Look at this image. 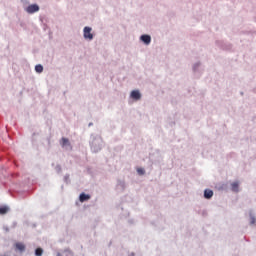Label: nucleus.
Segmentation results:
<instances>
[{
	"mask_svg": "<svg viewBox=\"0 0 256 256\" xmlns=\"http://www.w3.org/2000/svg\"><path fill=\"white\" fill-rule=\"evenodd\" d=\"M92 29L91 27H84V39H88L89 41H92L93 39V33H91Z\"/></svg>",
	"mask_w": 256,
	"mask_h": 256,
	"instance_id": "obj_1",
	"label": "nucleus"
},
{
	"mask_svg": "<svg viewBox=\"0 0 256 256\" xmlns=\"http://www.w3.org/2000/svg\"><path fill=\"white\" fill-rule=\"evenodd\" d=\"M26 11L27 13H37V11H39V5L37 4H32V5H29L27 8H26Z\"/></svg>",
	"mask_w": 256,
	"mask_h": 256,
	"instance_id": "obj_2",
	"label": "nucleus"
},
{
	"mask_svg": "<svg viewBox=\"0 0 256 256\" xmlns=\"http://www.w3.org/2000/svg\"><path fill=\"white\" fill-rule=\"evenodd\" d=\"M130 97L136 101H139V99H141V93L138 90H133L130 94Z\"/></svg>",
	"mask_w": 256,
	"mask_h": 256,
	"instance_id": "obj_3",
	"label": "nucleus"
},
{
	"mask_svg": "<svg viewBox=\"0 0 256 256\" xmlns=\"http://www.w3.org/2000/svg\"><path fill=\"white\" fill-rule=\"evenodd\" d=\"M89 199H91V195L89 194L81 193L79 196L80 203H85V201H89Z\"/></svg>",
	"mask_w": 256,
	"mask_h": 256,
	"instance_id": "obj_4",
	"label": "nucleus"
},
{
	"mask_svg": "<svg viewBox=\"0 0 256 256\" xmlns=\"http://www.w3.org/2000/svg\"><path fill=\"white\" fill-rule=\"evenodd\" d=\"M140 39L145 43V45H149V43H151V36L149 35H142Z\"/></svg>",
	"mask_w": 256,
	"mask_h": 256,
	"instance_id": "obj_5",
	"label": "nucleus"
},
{
	"mask_svg": "<svg viewBox=\"0 0 256 256\" xmlns=\"http://www.w3.org/2000/svg\"><path fill=\"white\" fill-rule=\"evenodd\" d=\"M61 145H62V147H71V143L69 142V139H67V138L61 139Z\"/></svg>",
	"mask_w": 256,
	"mask_h": 256,
	"instance_id": "obj_6",
	"label": "nucleus"
},
{
	"mask_svg": "<svg viewBox=\"0 0 256 256\" xmlns=\"http://www.w3.org/2000/svg\"><path fill=\"white\" fill-rule=\"evenodd\" d=\"M204 197L205 199H211V197H213V190H209V189L205 190Z\"/></svg>",
	"mask_w": 256,
	"mask_h": 256,
	"instance_id": "obj_7",
	"label": "nucleus"
},
{
	"mask_svg": "<svg viewBox=\"0 0 256 256\" xmlns=\"http://www.w3.org/2000/svg\"><path fill=\"white\" fill-rule=\"evenodd\" d=\"M15 247H16L17 251H25V244H23L21 242H17L15 244Z\"/></svg>",
	"mask_w": 256,
	"mask_h": 256,
	"instance_id": "obj_8",
	"label": "nucleus"
},
{
	"mask_svg": "<svg viewBox=\"0 0 256 256\" xmlns=\"http://www.w3.org/2000/svg\"><path fill=\"white\" fill-rule=\"evenodd\" d=\"M231 189L232 191H234L235 193H237L239 191V182H234L231 184Z\"/></svg>",
	"mask_w": 256,
	"mask_h": 256,
	"instance_id": "obj_9",
	"label": "nucleus"
},
{
	"mask_svg": "<svg viewBox=\"0 0 256 256\" xmlns=\"http://www.w3.org/2000/svg\"><path fill=\"white\" fill-rule=\"evenodd\" d=\"M8 212H9V207L7 206L0 207V215H5Z\"/></svg>",
	"mask_w": 256,
	"mask_h": 256,
	"instance_id": "obj_10",
	"label": "nucleus"
},
{
	"mask_svg": "<svg viewBox=\"0 0 256 256\" xmlns=\"http://www.w3.org/2000/svg\"><path fill=\"white\" fill-rule=\"evenodd\" d=\"M36 73H43V66L41 64H38L35 66Z\"/></svg>",
	"mask_w": 256,
	"mask_h": 256,
	"instance_id": "obj_11",
	"label": "nucleus"
},
{
	"mask_svg": "<svg viewBox=\"0 0 256 256\" xmlns=\"http://www.w3.org/2000/svg\"><path fill=\"white\" fill-rule=\"evenodd\" d=\"M35 255H36V256H41V255H43V249L37 248V249L35 250Z\"/></svg>",
	"mask_w": 256,
	"mask_h": 256,
	"instance_id": "obj_12",
	"label": "nucleus"
},
{
	"mask_svg": "<svg viewBox=\"0 0 256 256\" xmlns=\"http://www.w3.org/2000/svg\"><path fill=\"white\" fill-rule=\"evenodd\" d=\"M137 173H139V175H145V170L143 168H138Z\"/></svg>",
	"mask_w": 256,
	"mask_h": 256,
	"instance_id": "obj_13",
	"label": "nucleus"
},
{
	"mask_svg": "<svg viewBox=\"0 0 256 256\" xmlns=\"http://www.w3.org/2000/svg\"><path fill=\"white\" fill-rule=\"evenodd\" d=\"M251 223H252V225L255 224V218H252Z\"/></svg>",
	"mask_w": 256,
	"mask_h": 256,
	"instance_id": "obj_14",
	"label": "nucleus"
},
{
	"mask_svg": "<svg viewBox=\"0 0 256 256\" xmlns=\"http://www.w3.org/2000/svg\"><path fill=\"white\" fill-rule=\"evenodd\" d=\"M57 256H61V254H57Z\"/></svg>",
	"mask_w": 256,
	"mask_h": 256,
	"instance_id": "obj_15",
	"label": "nucleus"
}]
</instances>
